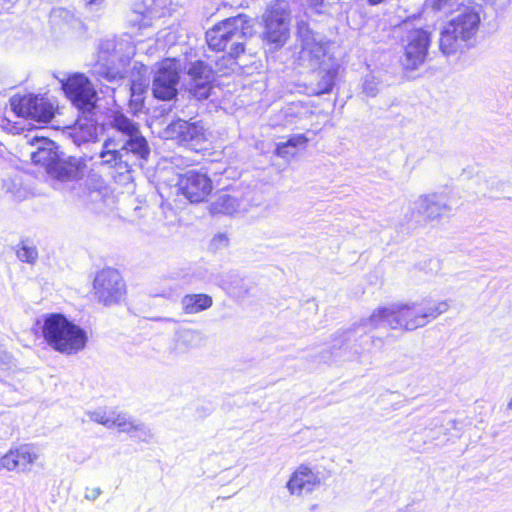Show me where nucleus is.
I'll list each match as a JSON object with an SVG mask.
<instances>
[{"label":"nucleus","instance_id":"nucleus-1","mask_svg":"<svg viewBox=\"0 0 512 512\" xmlns=\"http://www.w3.org/2000/svg\"><path fill=\"white\" fill-rule=\"evenodd\" d=\"M449 308L450 304L447 300L422 299L420 301L395 302L376 307L370 315L362 317L354 325L369 329L386 326L392 330L411 332L427 326L446 313Z\"/></svg>","mask_w":512,"mask_h":512},{"label":"nucleus","instance_id":"nucleus-2","mask_svg":"<svg viewBox=\"0 0 512 512\" xmlns=\"http://www.w3.org/2000/svg\"><path fill=\"white\" fill-rule=\"evenodd\" d=\"M110 125L119 135L105 141L100 153L102 162L127 172L133 166L142 165L150 154V148L138 124L121 113H114Z\"/></svg>","mask_w":512,"mask_h":512},{"label":"nucleus","instance_id":"nucleus-3","mask_svg":"<svg viewBox=\"0 0 512 512\" xmlns=\"http://www.w3.org/2000/svg\"><path fill=\"white\" fill-rule=\"evenodd\" d=\"M301 49L299 65L311 68L317 81V94L332 90L339 70V62L332 52V44L324 41L308 28H300Z\"/></svg>","mask_w":512,"mask_h":512},{"label":"nucleus","instance_id":"nucleus-4","mask_svg":"<svg viewBox=\"0 0 512 512\" xmlns=\"http://www.w3.org/2000/svg\"><path fill=\"white\" fill-rule=\"evenodd\" d=\"M301 49L299 65L311 68L317 81V94L332 90L339 70V62L332 52V44L324 41L308 28H300Z\"/></svg>","mask_w":512,"mask_h":512},{"label":"nucleus","instance_id":"nucleus-5","mask_svg":"<svg viewBox=\"0 0 512 512\" xmlns=\"http://www.w3.org/2000/svg\"><path fill=\"white\" fill-rule=\"evenodd\" d=\"M41 332L46 343L55 351L74 355L83 350L88 337L86 332L64 315L51 313L44 317Z\"/></svg>","mask_w":512,"mask_h":512},{"label":"nucleus","instance_id":"nucleus-6","mask_svg":"<svg viewBox=\"0 0 512 512\" xmlns=\"http://www.w3.org/2000/svg\"><path fill=\"white\" fill-rule=\"evenodd\" d=\"M479 23V14L473 6L460 8L441 30V52L450 56L467 49L477 33Z\"/></svg>","mask_w":512,"mask_h":512},{"label":"nucleus","instance_id":"nucleus-7","mask_svg":"<svg viewBox=\"0 0 512 512\" xmlns=\"http://www.w3.org/2000/svg\"><path fill=\"white\" fill-rule=\"evenodd\" d=\"M253 33L251 19L243 14L227 18L206 32L207 43L217 51L228 49L231 57L236 58L244 51L246 40Z\"/></svg>","mask_w":512,"mask_h":512},{"label":"nucleus","instance_id":"nucleus-8","mask_svg":"<svg viewBox=\"0 0 512 512\" xmlns=\"http://www.w3.org/2000/svg\"><path fill=\"white\" fill-rule=\"evenodd\" d=\"M135 55V46L127 38L108 39L101 42L94 64V72L109 82H116L128 75L127 66Z\"/></svg>","mask_w":512,"mask_h":512},{"label":"nucleus","instance_id":"nucleus-9","mask_svg":"<svg viewBox=\"0 0 512 512\" xmlns=\"http://www.w3.org/2000/svg\"><path fill=\"white\" fill-rule=\"evenodd\" d=\"M263 18L265 22L264 40L274 45L275 48L282 47L289 37L290 12L288 3L284 0H276L268 7Z\"/></svg>","mask_w":512,"mask_h":512},{"label":"nucleus","instance_id":"nucleus-10","mask_svg":"<svg viewBox=\"0 0 512 512\" xmlns=\"http://www.w3.org/2000/svg\"><path fill=\"white\" fill-rule=\"evenodd\" d=\"M430 41V32L423 28H413L407 31L403 39L404 52L401 58L405 69L415 70L425 62Z\"/></svg>","mask_w":512,"mask_h":512},{"label":"nucleus","instance_id":"nucleus-11","mask_svg":"<svg viewBox=\"0 0 512 512\" xmlns=\"http://www.w3.org/2000/svg\"><path fill=\"white\" fill-rule=\"evenodd\" d=\"M11 108L18 117L31 119L37 122H49L54 114L55 107L44 97L32 94L13 96L10 100Z\"/></svg>","mask_w":512,"mask_h":512},{"label":"nucleus","instance_id":"nucleus-12","mask_svg":"<svg viewBox=\"0 0 512 512\" xmlns=\"http://www.w3.org/2000/svg\"><path fill=\"white\" fill-rule=\"evenodd\" d=\"M91 421L104 425L107 428L118 427L121 432L129 433L132 437L147 441L152 438V433L144 424L136 423L125 414H116L104 410L88 412Z\"/></svg>","mask_w":512,"mask_h":512},{"label":"nucleus","instance_id":"nucleus-13","mask_svg":"<svg viewBox=\"0 0 512 512\" xmlns=\"http://www.w3.org/2000/svg\"><path fill=\"white\" fill-rule=\"evenodd\" d=\"M181 65L175 59L162 61L153 80V95L160 100H170L177 92L176 85L179 80Z\"/></svg>","mask_w":512,"mask_h":512},{"label":"nucleus","instance_id":"nucleus-14","mask_svg":"<svg viewBox=\"0 0 512 512\" xmlns=\"http://www.w3.org/2000/svg\"><path fill=\"white\" fill-rule=\"evenodd\" d=\"M97 299L104 305L117 303L125 293V285L119 272L107 268L99 271L94 279Z\"/></svg>","mask_w":512,"mask_h":512},{"label":"nucleus","instance_id":"nucleus-15","mask_svg":"<svg viewBox=\"0 0 512 512\" xmlns=\"http://www.w3.org/2000/svg\"><path fill=\"white\" fill-rule=\"evenodd\" d=\"M63 89L66 96L78 109L90 111L95 106L97 93L92 83L83 74L70 76L63 83Z\"/></svg>","mask_w":512,"mask_h":512},{"label":"nucleus","instance_id":"nucleus-16","mask_svg":"<svg viewBox=\"0 0 512 512\" xmlns=\"http://www.w3.org/2000/svg\"><path fill=\"white\" fill-rule=\"evenodd\" d=\"M412 205L425 222L438 221L452 211L448 195L444 192L422 194Z\"/></svg>","mask_w":512,"mask_h":512},{"label":"nucleus","instance_id":"nucleus-17","mask_svg":"<svg viewBox=\"0 0 512 512\" xmlns=\"http://www.w3.org/2000/svg\"><path fill=\"white\" fill-rule=\"evenodd\" d=\"M327 478L323 471L301 464L291 474L286 487L291 495L302 496L315 491Z\"/></svg>","mask_w":512,"mask_h":512},{"label":"nucleus","instance_id":"nucleus-18","mask_svg":"<svg viewBox=\"0 0 512 512\" xmlns=\"http://www.w3.org/2000/svg\"><path fill=\"white\" fill-rule=\"evenodd\" d=\"M40 458V449L33 444H22L11 448L0 458V470L27 473Z\"/></svg>","mask_w":512,"mask_h":512},{"label":"nucleus","instance_id":"nucleus-19","mask_svg":"<svg viewBox=\"0 0 512 512\" xmlns=\"http://www.w3.org/2000/svg\"><path fill=\"white\" fill-rule=\"evenodd\" d=\"M179 191L191 202L204 201L212 191V181L203 173L188 171L178 180Z\"/></svg>","mask_w":512,"mask_h":512},{"label":"nucleus","instance_id":"nucleus-20","mask_svg":"<svg viewBox=\"0 0 512 512\" xmlns=\"http://www.w3.org/2000/svg\"><path fill=\"white\" fill-rule=\"evenodd\" d=\"M167 139L176 140L180 144L197 146L205 140L204 127L198 123L178 119L170 123L163 132Z\"/></svg>","mask_w":512,"mask_h":512},{"label":"nucleus","instance_id":"nucleus-21","mask_svg":"<svg viewBox=\"0 0 512 512\" xmlns=\"http://www.w3.org/2000/svg\"><path fill=\"white\" fill-rule=\"evenodd\" d=\"M32 144L36 145V150L31 152V160L46 167L49 172L60 159L55 143L45 137L35 136Z\"/></svg>","mask_w":512,"mask_h":512},{"label":"nucleus","instance_id":"nucleus-22","mask_svg":"<svg viewBox=\"0 0 512 512\" xmlns=\"http://www.w3.org/2000/svg\"><path fill=\"white\" fill-rule=\"evenodd\" d=\"M84 164L77 158L69 157L67 160L59 159L48 172L60 181H74L81 177Z\"/></svg>","mask_w":512,"mask_h":512},{"label":"nucleus","instance_id":"nucleus-23","mask_svg":"<svg viewBox=\"0 0 512 512\" xmlns=\"http://www.w3.org/2000/svg\"><path fill=\"white\" fill-rule=\"evenodd\" d=\"M203 343V335L194 329H180L176 332L171 351L176 354H185L199 348Z\"/></svg>","mask_w":512,"mask_h":512},{"label":"nucleus","instance_id":"nucleus-24","mask_svg":"<svg viewBox=\"0 0 512 512\" xmlns=\"http://www.w3.org/2000/svg\"><path fill=\"white\" fill-rule=\"evenodd\" d=\"M313 115L312 110L301 102L287 105L279 112V122L283 126L299 124Z\"/></svg>","mask_w":512,"mask_h":512},{"label":"nucleus","instance_id":"nucleus-25","mask_svg":"<svg viewBox=\"0 0 512 512\" xmlns=\"http://www.w3.org/2000/svg\"><path fill=\"white\" fill-rule=\"evenodd\" d=\"M189 75L195 81H199L196 84L195 95L199 98H207L209 96L208 82L211 78V69L203 62H195L191 65L188 71Z\"/></svg>","mask_w":512,"mask_h":512},{"label":"nucleus","instance_id":"nucleus-26","mask_svg":"<svg viewBox=\"0 0 512 512\" xmlns=\"http://www.w3.org/2000/svg\"><path fill=\"white\" fill-rule=\"evenodd\" d=\"M213 299L207 294H187L181 299V307L186 314H197L209 309Z\"/></svg>","mask_w":512,"mask_h":512},{"label":"nucleus","instance_id":"nucleus-27","mask_svg":"<svg viewBox=\"0 0 512 512\" xmlns=\"http://www.w3.org/2000/svg\"><path fill=\"white\" fill-rule=\"evenodd\" d=\"M129 77L132 95H141L148 87L147 67L144 64L135 61Z\"/></svg>","mask_w":512,"mask_h":512},{"label":"nucleus","instance_id":"nucleus-28","mask_svg":"<svg viewBox=\"0 0 512 512\" xmlns=\"http://www.w3.org/2000/svg\"><path fill=\"white\" fill-rule=\"evenodd\" d=\"M238 208V200L226 193L218 195L209 206V210L212 214L231 215L237 212Z\"/></svg>","mask_w":512,"mask_h":512},{"label":"nucleus","instance_id":"nucleus-29","mask_svg":"<svg viewBox=\"0 0 512 512\" xmlns=\"http://www.w3.org/2000/svg\"><path fill=\"white\" fill-rule=\"evenodd\" d=\"M433 10L444 14H456L460 8L467 6L463 0H427Z\"/></svg>","mask_w":512,"mask_h":512},{"label":"nucleus","instance_id":"nucleus-30","mask_svg":"<svg viewBox=\"0 0 512 512\" xmlns=\"http://www.w3.org/2000/svg\"><path fill=\"white\" fill-rule=\"evenodd\" d=\"M16 253L19 260L27 263H34L38 257L36 248L26 244H23Z\"/></svg>","mask_w":512,"mask_h":512},{"label":"nucleus","instance_id":"nucleus-31","mask_svg":"<svg viewBox=\"0 0 512 512\" xmlns=\"http://www.w3.org/2000/svg\"><path fill=\"white\" fill-rule=\"evenodd\" d=\"M229 245V238L226 234L219 233L215 235L211 240V247L214 250L224 249Z\"/></svg>","mask_w":512,"mask_h":512},{"label":"nucleus","instance_id":"nucleus-32","mask_svg":"<svg viewBox=\"0 0 512 512\" xmlns=\"http://www.w3.org/2000/svg\"><path fill=\"white\" fill-rule=\"evenodd\" d=\"M307 142H308V138L305 135L298 134V135L292 136L285 143L288 144V146H291V147H298V146H305L307 144Z\"/></svg>","mask_w":512,"mask_h":512},{"label":"nucleus","instance_id":"nucleus-33","mask_svg":"<svg viewBox=\"0 0 512 512\" xmlns=\"http://www.w3.org/2000/svg\"><path fill=\"white\" fill-rule=\"evenodd\" d=\"M52 19H58V18H72V15L64 8H56L51 13Z\"/></svg>","mask_w":512,"mask_h":512},{"label":"nucleus","instance_id":"nucleus-34","mask_svg":"<svg viewBox=\"0 0 512 512\" xmlns=\"http://www.w3.org/2000/svg\"><path fill=\"white\" fill-rule=\"evenodd\" d=\"M101 494V490L100 488L98 487H94V488H88L86 490V494H85V498L88 499V500H96Z\"/></svg>","mask_w":512,"mask_h":512},{"label":"nucleus","instance_id":"nucleus-35","mask_svg":"<svg viewBox=\"0 0 512 512\" xmlns=\"http://www.w3.org/2000/svg\"><path fill=\"white\" fill-rule=\"evenodd\" d=\"M288 144L286 143H279L277 144V148H276V154L280 157H287V155L289 154L288 151H287V148H288Z\"/></svg>","mask_w":512,"mask_h":512},{"label":"nucleus","instance_id":"nucleus-36","mask_svg":"<svg viewBox=\"0 0 512 512\" xmlns=\"http://www.w3.org/2000/svg\"><path fill=\"white\" fill-rule=\"evenodd\" d=\"M93 130L94 128L92 126H89L86 134L83 136V139L88 140L89 138H91L93 136Z\"/></svg>","mask_w":512,"mask_h":512},{"label":"nucleus","instance_id":"nucleus-37","mask_svg":"<svg viewBox=\"0 0 512 512\" xmlns=\"http://www.w3.org/2000/svg\"><path fill=\"white\" fill-rule=\"evenodd\" d=\"M364 91H365L368 95H370V96H374V95H375V90H374V88L369 87L367 83L364 85Z\"/></svg>","mask_w":512,"mask_h":512},{"label":"nucleus","instance_id":"nucleus-38","mask_svg":"<svg viewBox=\"0 0 512 512\" xmlns=\"http://www.w3.org/2000/svg\"><path fill=\"white\" fill-rule=\"evenodd\" d=\"M306 2L309 4V5H317L319 3L322 2V0H306Z\"/></svg>","mask_w":512,"mask_h":512},{"label":"nucleus","instance_id":"nucleus-39","mask_svg":"<svg viewBox=\"0 0 512 512\" xmlns=\"http://www.w3.org/2000/svg\"><path fill=\"white\" fill-rule=\"evenodd\" d=\"M383 0H369V3L372 4V5H377L379 3H381Z\"/></svg>","mask_w":512,"mask_h":512},{"label":"nucleus","instance_id":"nucleus-40","mask_svg":"<svg viewBox=\"0 0 512 512\" xmlns=\"http://www.w3.org/2000/svg\"><path fill=\"white\" fill-rule=\"evenodd\" d=\"M507 408L512 410V398L509 400V402L507 403Z\"/></svg>","mask_w":512,"mask_h":512},{"label":"nucleus","instance_id":"nucleus-41","mask_svg":"<svg viewBox=\"0 0 512 512\" xmlns=\"http://www.w3.org/2000/svg\"><path fill=\"white\" fill-rule=\"evenodd\" d=\"M88 4H94L96 3L98 0H85Z\"/></svg>","mask_w":512,"mask_h":512}]
</instances>
